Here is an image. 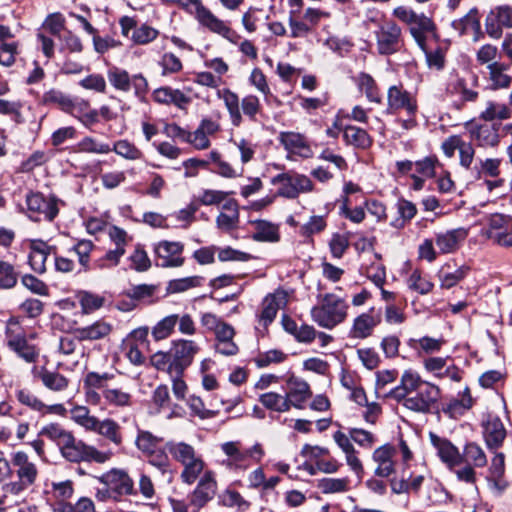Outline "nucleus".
I'll list each match as a JSON object with an SVG mask.
<instances>
[{"instance_id":"f257e3e1","label":"nucleus","mask_w":512,"mask_h":512,"mask_svg":"<svg viewBox=\"0 0 512 512\" xmlns=\"http://www.w3.org/2000/svg\"><path fill=\"white\" fill-rule=\"evenodd\" d=\"M439 395L438 386L423 381L418 373L406 370L401 375L399 384L385 396L413 412L426 413L437 402Z\"/></svg>"},{"instance_id":"f03ea898","label":"nucleus","mask_w":512,"mask_h":512,"mask_svg":"<svg viewBox=\"0 0 512 512\" xmlns=\"http://www.w3.org/2000/svg\"><path fill=\"white\" fill-rule=\"evenodd\" d=\"M113 374L88 372L83 380L85 400L90 405H100L102 399L107 406L123 408L131 405L132 395L121 387H110L107 381Z\"/></svg>"},{"instance_id":"7ed1b4c3","label":"nucleus","mask_w":512,"mask_h":512,"mask_svg":"<svg viewBox=\"0 0 512 512\" xmlns=\"http://www.w3.org/2000/svg\"><path fill=\"white\" fill-rule=\"evenodd\" d=\"M200 351L199 344L190 339L171 341L168 351H157L150 357L151 365L167 374L184 373Z\"/></svg>"},{"instance_id":"20e7f679","label":"nucleus","mask_w":512,"mask_h":512,"mask_svg":"<svg viewBox=\"0 0 512 512\" xmlns=\"http://www.w3.org/2000/svg\"><path fill=\"white\" fill-rule=\"evenodd\" d=\"M165 450L171 458L182 466L180 479L184 484H194L206 468V462L200 451L183 440H169Z\"/></svg>"},{"instance_id":"39448f33","label":"nucleus","mask_w":512,"mask_h":512,"mask_svg":"<svg viewBox=\"0 0 512 512\" xmlns=\"http://www.w3.org/2000/svg\"><path fill=\"white\" fill-rule=\"evenodd\" d=\"M220 449L226 456L222 465L233 472L246 471L252 462L259 463L265 456V450L260 443L243 449L240 441H227L220 445Z\"/></svg>"},{"instance_id":"423d86ee","label":"nucleus","mask_w":512,"mask_h":512,"mask_svg":"<svg viewBox=\"0 0 512 512\" xmlns=\"http://www.w3.org/2000/svg\"><path fill=\"white\" fill-rule=\"evenodd\" d=\"M348 305L344 299L334 295L325 294L311 310V316L314 322L319 326L332 329L342 323L347 317Z\"/></svg>"},{"instance_id":"0eeeda50","label":"nucleus","mask_w":512,"mask_h":512,"mask_svg":"<svg viewBox=\"0 0 512 512\" xmlns=\"http://www.w3.org/2000/svg\"><path fill=\"white\" fill-rule=\"evenodd\" d=\"M62 457L72 463L95 462L103 464L111 459V451H101L82 440L75 438L71 433L59 449Z\"/></svg>"},{"instance_id":"6e6552de","label":"nucleus","mask_w":512,"mask_h":512,"mask_svg":"<svg viewBox=\"0 0 512 512\" xmlns=\"http://www.w3.org/2000/svg\"><path fill=\"white\" fill-rule=\"evenodd\" d=\"M12 464L16 469L17 479L5 483V490L13 495L21 496L29 487L36 483L38 468L23 451H18L12 455Z\"/></svg>"},{"instance_id":"1a4fd4ad","label":"nucleus","mask_w":512,"mask_h":512,"mask_svg":"<svg viewBox=\"0 0 512 512\" xmlns=\"http://www.w3.org/2000/svg\"><path fill=\"white\" fill-rule=\"evenodd\" d=\"M373 36L376 51L381 56L398 53L404 44L401 27L390 19L380 21L373 31Z\"/></svg>"},{"instance_id":"9d476101","label":"nucleus","mask_w":512,"mask_h":512,"mask_svg":"<svg viewBox=\"0 0 512 512\" xmlns=\"http://www.w3.org/2000/svg\"><path fill=\"white\" fill-rule=\"evenodd\" d=\"M271 182L273 185L279 186L278 195L289 199H294L300 193L313 190V183L309 177L294 172L278 174L272 178Z\"/></svg>"},{"instance_id":"9b49d317","label":"nucleus","mask_w":512,"mask_h":512,"mask_svg":"<svg viewBox=\"0 0 512 512\" xmlns=\"http://www.w3.org/2000/svg\"><path fill=\"white\" fill-rule=\"evenodd\" d=\"M198 479L199 481L189 497V506L193 508L194 512H198L215 497L218 487L215 473L210 469L205 468Z\"/></svg>"},{"instance_id":"f8f14e48","label":"nucleus","mask_w":512,"mask_h":512,"mask_svg":"<svg viewBox=\"0 0 512 512\" xmlns=\"http://www.w3.org/2000/svg\"><path fill=\"white\" fill-rule=\"evenodd\" d=\"M8 346L27 362H34L38 357V351L34 345L28 343L18 320L12 318L6 327Z\"/></svg>"},{"instance_id":"ddd939ff","label":"nucleus","mask_w":512,"mask_h":512,"mask_svg":"<svg viewBox=\"0 0 512 512\" xmlns=\"http://www.w3.org/2000/svg\"><path fill=\"white\" fill-rule=\"evenodd\" d=\"M167 3H175L182 6L191 4L196 6V16L198 21L208 28L211 32L217 33L225 38L230 39L232 30L219 18H217L209 9L204 7L200 0H163Z\"/></svg>"},{"instance_id":"4468645a","label":"nucleus","mask_w":512,"mask_h":512,"mask_svg":"<svg viewBox=\"0 0 512 512\" xmlns=\"http://www.w3.org/2000/svg\"><path fill=\"white\" fill-rule=\"evenodd\" d=\"M29 218L34 222H50L58 214L57 201L44 198L40 193H31L26 198Z\"/></svg>"},{"instance_id":"2eb2a0df","label":"nucleus","mask_w":512,"mask_h":512,"mask_svg":"<svg viewBox=\"0 0 512 512\" xmlns=\"http://www.w3.org/2000/svg\"><path fill=\"white\" fill-rule=\"evenodd\" d=\"M415 97L403 89L401 85H393L387 91V111L395 113L404 110L408 116H414L417 112Z\"/></svg>"},{"instance_id":"dca6fc26","label":"nucleus","mask_w":512,"mask_h":512,"mask_svg":"<svg viewBox=\"0 0 512 512\" xmlns=\"http://www.w3.org/2000/svg\"><path fill=\"white\" fill-rule=\"evenodd\" d=\"M503 28H512V7L509 5L493 8L485 19V30L491 38H501Z\"/></svg>"},{"instance_id":"f3484780","label":"nucleus","mask_w":512,"mask_h":512,"mask_svg":"<svg viewBox=\"0 0 512 512\" xmlns=\"http://www.w3.org/2000/svg\"><path fill=\"white\" fill-rule=\"evenodd\" d=\"M450 357H427L423 360L425 371L433 374L437 378H449L454 382L462 379L461 370L454 364L448 365Z\"/></svg>"},{"instance_id":"a211bd4d","label":"nucleus","mask_w":512,"mask_h":512,"mask_svg":"<svg viewBox=\"0 0 512 512\" xmlns=\"http://www.w3.org/2000/svg\"><path fill=\"white\" fill-rule=\"evenodd\" d=\"M311 395L310 386L305 380L294 376L287 379L285 397L289 409H291V407L303 409Z\"/></svg>"},{"instance_id":"6ab92c4d","label":"nucleus","mask_w":512,"mask_h":512,"mask_svg":"<svg viewBox=\"0 0 512 512\" xmlns=\"http://www.w3.org/2000/svg\"><path fill=\"white\" fill-rule=\"evenodd\" d=\"M98 479L117 495H130L134 492V482L125 470L111 469Z\"/></svg>"},{"instance_id":"aec40b11","label":"nucleus","mask_w":512,"mask_h":512,"mask_svg":"<svg viewBox=\"0 0 512 512\" xmlns=\"http://www.w3.org/2000/svg\"><path fill=\"white\" fill-rule=\"evenodd\" d=\"M465 128L470 138L475 140L479 147H495L499 143L498 129L494 126L470 121L465 123Z\"/></svg>"},{"instance_id":"412c9836","label":"nucleus","mask_w":512,"mask_h":512,"mask_svg":"<svg viewBox=\"0 0 512 512\" xmlns=\"http://www.w3.org/2000/svg\"><path fill=\"white\" fill-rule=\"evenodd\" d=\"M183 245L180 242L162 241L155 247V253L161 267H179L184 259L181 257Z\"/></svg>"},{"instance_id":"4be33fe9","label":"nucleus","mask_w":512,"mask_h":512,"mask_svg":"<svg viewBox=\"0 0 512 512\" xmlns=\"http://www.w3.org/2000/svg\"><path fill=\"white\" fill-rule=\"evenodd\" d=\"M429 437L431 444L437 451V455L450 469L462 463V457L458 448L448 439L442 438L432 432L429 434Z\"/></svg>"},{"instance_id":"5701e85b","label":"nucleus","mask_w":512,"mask_h":512,"mask_svg":"<svg viewBox=\"0 0 512 512\" xmlns=\"http://www.w3.org/2000/svg\"><path fill=\"white\" fill-rule=\"evenodd\" d=\"M333 440L345 455V460L350 469L357 475L363 473V465L358 457V452L355 449L352 438L349 433H344L341 430L333 434Z\"/></svg>"},{"instance_id":"b1692460","label":"nucleus","mask_w":512,"mask_h":512,"mask_svg":"<svg viewBox=\"0 0 512 512\" xmlns=\"http://www.w3.org/2000/svg\"><path fill=\"white\" fill-rule=\"evenodd\" d=\"M451 26L460 36L472 34L474 42L479 41L483 37L480 15L477 8L470 9L466 15L454 20Z\"/></svg>"},{"instance_id":"393cba45","label":"nucleus","mask_w":512,"mask_h":512,"mask_svg":"<svg viewBox=\"0 0 512 512\" xmlns=\"http://www.w3.org/2000/svg\"><path fill=\"white\" fill-rule=\"evenodd\" d=\"M287 303V294L283 290H277L272 294L267 295L262 302V310L259 314V324L265 329L271 324L279 308L285 306Z\"/></svg>"},{"instance_id":"a878e982","label":"nucleus","mask_w":512,"mask_h":512,"mask_svg":"<svg viewBox=\"0 0 512 512\" xmlns=\"http://www.w3.org/2000/svg\"><path fill=\"white\" fill-rule=\"evenodd\" d=\"M29 249L28 262L31 269L39 274L46 271V261L51 252V247L40 239H30L26 241Z\"/></svg>"},{"instance_id":"bb28decb","label":"nucleus","mask_w":512,"mask_h":512,"mask_svg":"<svg viewBox=\"0 0 512 512\" xmlns=\"http://www.w3.org/2000/svg\"><path fill=\"white\" fill-rule=\"evenodd\" d=\"M381 314L371 308L368 312L357 316L350 330V335L356 339H365L372 335L374 328L380 324Z\"/></svg>"},{"instance_id":"cd10ccee","label":"nucleus","mask_w":512,"mask_h":512,"mask_svg":"<svg viewBox=\"0 0 512 512\" xmlns=\"http://www.w3.org/2000/svg\"><path fill=\"white\" fill-rule=\"evenodd\" d=\"M396 448L390 444H385L374 450L372 459L377 464L375 474L379 477H389L395 472V462L393 457Z\"/></svg>"},{"instance_id":"c85d7f7f","label":"nucleus","mask_w":512,"mask_h":512,"mask_svg":"<svg viewBox=\"0 0 512 512\" xmlns=\"http://www.w3.org/2000/svg\"><path fill=\"white\" fill-rule=\"evenodd\" d=\"M113 331V325L104 320L98 319L90 325L76 328L74 331L79 341H97L107 338Z\"/></svg>"},{"instance_id":"c756f323","label":"nucleus","mask_w":512,"mask_h":512,"mask_svg":"<svg viewBox=\"0 0 512 512\" xmlns=\"http://www.w3.org/2000/svg\"><path fill=\"white\" fill-rule=\"evenodd\" d=\"M279 141L290 153L297 154L304 158H308L312 155V150L306 138L300 133L281 132Z\"/></svg>"},{"instance_id":"7c9ffc66","label":"nucleus","mask_w":512,"mask_h":512,"mask_svg":"<svg viewBox=\"0 0 512 512\" xmlns=\"http://www.w3.org/2000/svg\"><path fill=\"white\" fill-rule=\"evenodd\" d=\"M466 236L467 231L462 227L447 230L437 234L436 245L442 253H451L458 249Z\"/></svg>"},{"instance_id":"2f4dec72","label":"nucleus","mask_w":512,"mask_h":512,"mask_svg":"<svg viewBox=\"0 0 512 512\" xmlns=\"http://www.w3.org/2000/svg\"><path fill=\"white\" fill-rule=\"evenodd\" d=\"M91 432L97 433L117 446L123 442L121 427L111 418H104L102 420L97 418Z\"/></svg>"},{"instance_id":"473e14b6","label":"nucleus","mask_w":512,"mask_h":512,"mask_svg":"<svg viewBox=\"0 0 512 512\" xmlns=\"http://www.w3.org/2000/svg\"><path fill=\"white\" fill-rule=\"evenodd\" d=\"M409 26V31L416 43L424 48L426 43L427 34L434 30V23L431 18L425 14H416Z\"/></svg>"},{"instance_id":"72a5a7b5","label":"nucleus","mask_w":512,"mask_h":512,"mask_svg":"<svg viewBox=\"0 0 512 512\" xmlns=\"http://www.w3.org/2000/svg\"><path fill=\"white\" fill-rule=\"evenodd\" d=\"M506 437V430L498 417H489L484 425V438L489 448H498Z\"/></svg>"},{"instance_id":"f704fd0d","label":"nucleus","mask_w":512,"mask_h":512,"mask_svg":"<svg viewBox=\"0 0 512 512\" xmlns=\"http://www.w3.org/2000/svg\"><path fill=\"white\" fill-rule=\"evenodd\" d=\"M217 97L223 100L224 105L229 113L231 123L238 127L242 123V114L240 112V101L238 95L228 88L218 89Z\"/></svg>"},{"instance_id":"c9c22d12","label":"nucleus","mask_w":512,"mask_h":512,"mask_svg":"<svg viewBox=\"0 0 512 512\" xmlns=\"http://www.w3.org/2000/svg\"><path fill=\"white\" fill-rule=\"evenodd\" d=\"M481 235L500 246H512V226H483Z\"/></svg>"},{"instance_id":"e433bc0d","label":"nucleus","mask_w":512,"mask_h":512,"mask_svg":"<svg viewBox=\"0 0 512 512\" xmlns=\"http://www.w3.org/2000/svg\"><path fill=\"white\" fill-rule=\"evenodd\" d=\"M446 341L443 338H434L430 336H423L418 339H410L408 345L414 349L418 355L426 354L431 355L439 352Z\"/></svg>"},{"instance_id":"4c0bfd02","label":"nucleus","mask_w":512,"mask_h":512,"mask_svg":"<svg viewBox=\"0 0 512 512\" xmlns=\"http://www.w3.org/2000/svg\"><path fill=\"white\" fill-rule=\"evenodd\" d=\"M469 268L461 266L451 271L449 265L441 267L438 271L437 277L439 280L440 287L442 289H450L456 286L461 280H463L468 274Z\"/></svg>"},{"instance_id":"58836bf2","label":"nucleus","mask_w":512,"mask_h":512,"mask_svg":"<svg viewBox=\"0 0 512 512\" xmlns=\"http://www.w3.org/2000/svg\"><path fill=\"white\" fill-rule=\"evenodd\" d=\"M43 386L53 392L65 391L69 386V379L57 371L43 369L38 373Z\"/></svg>"},{"instance_id":"ea45409f","label":"nucleus","mask_w":512,"mask_h":512,"mask_svg":"<svg viewBox=\"0 0 512 512\" xmlns=\"http://www.w3.org/2000/svg\"><path fill=\"white\" fill-rule=\"evenodd\" d=\"M510 117V108L503 103H498L494 101H488L485 104V108L481 111L479 115L480 119L487 122H492L495 120L503 121L509 119Z\"/></svg>"},{"instance_id":"a19ab883","label":"nucleus","mask_w":512,"mask_h":512,"mask_svg":"<svg viewBox=\"0 0 512 512\" xmlns=\"http://www.w3.org/2000/svg\"><path fill=\"white\" fill-rule=\"evenodd\" d=\"M462 462L475 468H483L487 465V457L483 449L476 443H467L461 455Z\"/></svg>"},{"instance_id":"79ce46f5","label":"nucleus","mask_w":512,"mask_h":512,"mask_svg":"<svg viewBox=\"0 0 512 512\" xmlns=\"http://www.w3.org/2000/svg\"><path fill=\"white\" fill-rule=\"evenodd\" d=\"M177 323V314H171L162 318L152 327L151 335L153 339L155 341H162L169 338L174 333Z\"/></svg>"},{"instance_id":"37998d69","label":"nucleus","mask_w":512,"mask_h":512,"mask_svg":"<svg viewBox=\"0 0 512 512\" xmlns=\"http://www.w3.org/2000/svg\"><path fill=\"white\" fill-rule=\"evenodd\" d=\"M511 64L493 62L488 65L489 78L495 89L507 88L511 83V77L504 73Z\"/></svg>"},{"instance_id":"c03bdc74","label":"nucleus","mask_w":512,"mask_h":512,"mask_svg":"<svg viewBox=\"0 0 512 512\" xmlns=\"http://www.w3.org/2000/svg\"><path fill=\"white\" fill-rule=\"evenodd\" d=\"M344 139L349 145L357 148H368L372 141L368 133L359 127L347 126L344 130Z\"/></svg>"},{"instance_id":"a18cd8bd","label":"nucleus","mask_w":512,"mask_h":512,"mask_svg":"<svg viewBox=\"0 0 512 512\" xmlns=\"http://www.w3.org/2000/svg\"><path fill=\"white\" fill-rule=\"evenodd\" d=\"M76 297L82 313L86 315L100 309L105 303L104 297L88 291H79Z\"/></svg>"},{"instance_id":"49530a36","label":"nucleus","mask_w":512,"mask_h":512,"mask_svg":"<svg viewBox=\"0 0 512 512\" xmlns=\"http://www.w3.org/2000/svg\"><path fill=\"white\" fill-rule=\"evenodd\" d=\"M71 433L72 432L64 429L58 423H49L40 429L38 436L50 439L51 441L55 442L60 449Z\"/></svg>"},{"instance_id":"de8ad7c7","label":"nucleus","mask_w":512,"mask_h":512,"mask_svg":"<svg viewBox=\"0 0 512 512\" xmlns=\"http://www.w3.org/2000/svg\"><path fill=\"white\" fill-rule=\"evenodd\" d=\"M259 401L265 408L275 412L284 413L290 410L285 395L276 392L261 394Z\"/></svg>"},{"instance_id":"09e8293b","label":"nucleus","mask_w":512,"mask_h":512,"mask_svg":"<svg viewBox=\"0 0 512 512\" xmlns=\"http://www.w3.org/2000/svg\"><path fill=\"white\" fill-rule=\"evenodd\" d=\"M167 453L168 452L165 450V448H157L154 451L146 454V456L148 457V463L151 466L157 468L162 475H169L170 477L172 474V467Z\"/></svg>"},{"instance_id":"8fccbe9b","label":"nucleus","mask_w":512,"mask_h":512,"mask_svg":"<svg viewBox=\"0 0 512 512\" xmlns=\"http://www.w3.org/2000/svg\"><path fill=\"white\" fill-rule=\"evenodd\" d=\"M70 418L86 431H92L97 417L90 413V410L83 405H76L70 410Z\"/></svg>"},{"instance_id":"3c124183","label":"nucleus","mask_w":512,"mask_h":512,"mask_svg":"<svg viewBox=\"0 0 512 512\" xmlns=\"http://www.w3.org/2000/svg\"><path fill=\"white\" fill-rule=\"evenodd\" d=\"M360 89L365 93L370 102L381 103L380 90L371 75L361 73L358 78Z\"/></svg>"},{"instance_id":"603ef678","label":"nucleus","mask_w":512,"mask_h":512,"mask_svg":"<svg viewBox=\"0 0 512 512\" xmlns=\"http://www.w3.org/2000/svg\"><path fill=\"white\" fill-rule=\"evenodd\" d=\"M407 286L409 289L421 294L426 295L432 291L434 284L422 276V273L416 269L412 271L407 279Z\"/></svg>"},{"instance_id":"864d4df0","label":"nucleus","mask_w":512,"mask_h":512,"mask_svg":"<svg viewBox=\"0 0 512 512\" xmlns=\"http://www.w3.org/2000/svg\"><path fill=\"white\" fill-rule=\"evenodd\" d=\"M348 478H323L318 483V488L324 494L342 493L349 489Z\"/></svg>"},{"instance_id":"5fc2aeb1","label":"nucleus","mask_w":512,"mask_h":512,"mask_svg":"<svg viewBox=\"0 0 512 512\" xmlns=\"http://www.w3.org/2000/svg\"><path fill=\"white\" fill-rule=\"evenodd\" d=\"M17 401L34 412L41 414L44 409V402L28 389H18L15 393Z\"/></svg>"},{"instance_id":"6e6d98bb","label":"nucleus","mask_w":512,"mask_h":512,"mask_svg":"<svg viewBox=\"0 0 512 512\" xmlns=\"http://www.w3.org/2000/svg\"><path fill=\"white\" fill-rule=\"evenodd\" d=\"M161 438L153 435L146 430H138V435L135 440L136 447L143 453L148 454L157 449Z\"/></svg>"},{"instance_id":"4d7b16f0","label":"nucleus","mask_w":512,"mask_h":512,"mask_svg":"<svg viewBox=\"0 0 512 512\" xmlns=\"http://www.w3.org/2000/svg\"><path fill=\"white\" fill-rule=\"evenodd\" d=\"M108 80L111 85L117 89L124 92L130 90V76L126 70L120 69L118 67H112L108 70L107 73Z\"/></svg>"},{"instance_id":"13d9d810","label":"nucleus","mask_w":512,"mask_h":512,"mask_svg":"<svg viewBox=\"0 0 512 512\" xmlns=\"http://www.w3.org/2000/svg\"><path fill=\"white\" fill-rule=\"evenodd\" d=\"M47 493L58 501H65L71 498L74 493L73 482L71 480L52 481Z\"/></svg>"},{"instance_id":"bf43d9fd","label":"nucleus","mask_w":512,"mask_h":512,"mask_svg":"<svg viewBox=\"0 0 512 512\" xmlns=\"http://www.w3.org/2000/svg\"><path fill=\"white\" fill-rule=\"evenodd\" d=\"M159 35V31L151 26L143 24L134 29L131 40L135 44L146 45L154 41Z\"/></svg>"},{"instance_id":"052dcab7","label":"nucleus","mask_w":512,"mask_h":512,"mask_svg":"<svg viewBox=\"0 0 512 512\" xmlns=\"http://www.w3.org/2000/svg\"><path fill=\"white\" fill-rule=\"evenodd\" d=\"M238 205L234 200L226 201L219 215L217 216V224H234L238 221Z\"/></svg>"},{"instance_id":"680f3d73","label":"nucleus","mask_w":512,"mask_h":512,"mask_svg":"<svg viewBox=\"0 0 512 512\" xmlns=\"http://www.w3.org/2000/svg\"><path fill=\"white\" fill-rule=\"evenodd\" d=\"M119 156L128 160H137L142 157V152L127 140H119L112 149Z\"/></svg>"},{"instance_id":"e2e57ef3","label":"nucleus","mask_w":512,"mask_h":512,"mask_svg":"<svg viewBox=\"0 0 512 512\" xmlns=\"http://www.w3.org/2000/svg\"><path fill=\"white\" fill-rule=\"evenodd\" d=\"M286 358L287 355L284 352L275 349L260 353L255 359V363L259 368H264L271 364L281 363Z\"/></svg>"},{"instance_id":"0e129e2a","label":"nucleus","mask_w":512,"mask_h":512,"mask_svg":"<svg viewBox=\"0 0 512 512\" xmlns=\"http://www.w3.org/2000/svg\"><path fill=\"white\" fill-rule=\"evenodd\" d=\"M17 283V274L11 264L0 261V290L11 289Z\"/></svg>"},{"instance_id":"69168bd1","label":"nucleus","mask_w":512,"mask_h":512,"mask_svg":"<svg viewBox=\"0 0 512 512\" xmlns=\"http://www.w3.org/2000/svg\"><path fill=\"white\" fill-rule=\"evenodd\" d=\"M348 433L356 444L364 448L369 449L376 442V437L373 433L361 428H350Z\"/></svg>"},{"instance_id":"338daca9","label":"nucleus","mask_w":512,"mask_h":512,"mask_svg":"<svg viewBox=\"0 0 512 512\" xmlns=\"http://www.w3.org/2000/svg\"><path fill=\"white\" fill-rule=\"evenodd\" d=\"M301 455L317 465L321 460L330 455V451L326 447L305 444L301 449Z\"/></svg>"},{"instance_id":"774afa93","label":"nucleus","mask_w":512,"mask_h":512,"mask_svg":"<svg viewBox=\"0 0 512 512\" xmlns=\"http://www.w3.org/2000/svg\"><path fill=\"white\" fill-rule=\"evenodd\" d=\"M18 53V43L15 41H0V54L2 56V66L10 67L16 61Z\"/></svg>"}]
</instances>
